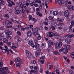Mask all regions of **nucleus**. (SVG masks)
<instances>
[{
	"label": "nucleus",
	"mask_w": 74,
	"mask_h": 74,
	"mask_svg": "<svg viewBox=\"0 0 74 74\" xmlns=\"http://www.w3.org/2000/svg\"><path fill=\"white\" fill-rule=\"evenodd\" d=\"M0 70L1 72L3 73V72H6V73H10V71H8V68L7 67H4L3 68H1L0 69Z\"/></svg>",
	"instance_id": "f257e3e1"
},
{
	"label": "nucleus",
	"mask_w": 74,
	"mask_h": 74,
	"mask_svg": "<svg viewBox=\"0 0 74 74\" xmlns=\"http://www.w3.org/2000/svg\"><path fill=\"white\" fill-rule=\"evenodd\" d=\"M26 55L27 57H28L29 58H33L34 59V57L33 56V55H31V53L29 52V51H26Z\"/></svg>",
	"instance_id": "f03ea898"
},
{
	"label": "nucleus",
	"mask_w": 74,
	"mask_h": 74,
	"mask_svg": "<svg viewBox=\"0 0 74 74\" xmlns=\"http://www.w3.org/2000/svg\"><path fill=\"white\" fill-rule=\"evenodd\" d=\"M47 43L48 44V48H50L51 47V45H55V43H54L52 42L51 40H49L47 42Z\"/></svg>",
	"instance_id": "7ed1b4c3"
},
{
	"label": "nucleus",
	"mask_w": 74,
	"mask_h": 74,
	"mask_svg": "<svg viewBox=\"0 0 74 74\" xmlns=\"http://www.w3.org/2000/svg\"><path fill=\"white\" fill-rule=\"evenodd\" d=\"M15 61L16 62H19L21 63V64H23V62H22L23 60L21 59V58H18L17 59H16L15 60Z\"/></svg>",
	"instance_id": "20e7f679"
},
{
	"label": "nucleus",
	"mask_w": 74,
	"mask_h": 74,
	"mask_svg": "<svg viewBox=\"0 0 74 74\" xmlns=\"http://www.w3.org/2000/svg\"><path fill=\"white\" fill-rule=\"evenodd\" d=\"M71 40V39L70 38H68L67 39L65 40V42H66L67 44H70Z\"/></svg>",
	"instance_id": "39448f33"
},
{
	"label": "nucleus",
	"mask_w": 74,
	"mask_h": 74,
	"mask_svg": "<svg viewBox=\"0 0 74 74\" xmlns=\"http://www.w3.org/2000/svg\"><path fill=\"white\" fill-rule=\"evenodd\" d=\"M64 16L66 18L69 16V11L66 10L64 12Z\"/></svg>",
	"instance_id": "423d86ee"
},
{
	"label": "nucleus",
	"mask_w": 74,
	"mask_h": 74,
	"mask_svg": "<svg viewBox=\"0 0 74 74\" xmlns=\"http://www.w3.org/2000/svg\"><path fill=\"white\" fill-rule=\"evenodd\" d=\"M57 1L58 4L60 5H62V4H64L63 0H57Z\"/></svg>",
	"instance_id": "0eeeda50"
},
{
	"label": "nucleus",
	"mask_w": 74,
	"mask_h": 74,
	"mask_svg": "<svg viewBox=\"0 0 74 74\" xmlns=\"http://www.w3.org/2000/svg\"><path fill=\"white\" fill-rule=\"evenodd\" d=\"M67 8L69 10H74V7L72 5H69L67 6Z\"/></svg>",
	"instance_id": "6e6552de"
},
{
	"label": "nucleus",
	"mask_w": 74,
	"mask_h": 74,
	"mask_svg": "<svg viewBox=\"0 0 74 74\" xmlns=\"http://www.w3.org/2000/svg\"><path fill=\"white\" fill-rule=\"evenodd\" d=\"M27 37H31L32 36V32L31 31H29L27 34Z\"/></svg>",
	"instance_id": "1a4fd4ad"
},
{
	"label": "nucleus",
	"mask_w": 74,
	"mask_h": 74,
	"mask_svg": "<svg viewBox=\"0 0 74 74\" xmlns=\"http://www.w3.org/2000/svg\"><path fill=\"white\" fill-rule=\"evenodd\" d=\"M36 14L37 15H38V16H39L40 17H42V14L38 11H37L36 12Z\"/></svg>",
	"instance_id": "9d476101"
},
{
	"label": "nucleus",
	"mask_w": 74,
	"mask_h": 74,
	"mask_svg": "<svg viewBox=\"0 0 74 74\" xmlns=\"http://www.w3.org/2000/svg\"><path fill=\"white\" fill-rule=\"evenodd\" d=\"M62 51L65 54H67V53L68 52V50H67L66 49H63V48Z\"/></svg>",
	"instance_id": "9b49d317"
},
{
	"label": "nucleus",
	"mask_w": 74,
	"mask_h": 74,
	"mask_svg": "<svg viewBox=\"0 0 74 74\" xmlns=\"http://www.w3.org/2000/svg\"><path fill=\"white\" fill-rule=\"evenodd\" d=\"M5 34L6 35H11L12 34V32L11 31H6Z\"/></svg>",
	"instance_id": "f8f14e48"
},
{
	"label": "nucleus",
	"mask_w": 74,
	"mask_h": 74,
	"mask_svg": "<svg viewBox=\"0 0 74 74\" xmlns=\"http://www.w3.org/2000/svg\"><path fill=\"white\" fill-rule=\"evenodd\" d=\"M53 53L56 55H59V54H60V53H59V52L56 51H54Z\"/></svg>",
	"instance_id": "ddd939ff"
},
{
	"label": "nucleus",
	"mask_w": 74,
	"mask_h": 74,
	"mask_svg": "<svg viewBox=\"0 0 74 74\" xmlns=\"http://www.w3.org/2000/svg\"><path fill=\"white\" fill-rule=\"evenodd\" d=\"M14 13L16 15H19L21 14V12L19 10L15 11Z\"/></svg>",
	"instance_id": "4468645a"
},
{
	"label": "nucleus",
	"mask_w": 74,
	"mask_h": 74,
	"mask_svg": "<svg viewBox=\"0 0 74 74\" xmlns=\"http://www.w3.org/2000/svg\"><path fill=\"white\" fill-rule=\"evenodd\" d=\"M49 2H48V1H46L45 2V5L46 6L47 8H48V4H49Z\"/></svg>",
	"instance_id": "2eb2a0df"
},
{
	"label": "nucleus",
	"mask_w": 74,
	"mask_h": 74,
	"mask_svg": "<svg viewBox=\"0 0 74 74\" xmlns=\"http://www.w3.org/2000/svg\"><path fill=\"white\" fill-rule=\"evenodd\" d=\"M62 45H63V43L62 42H60L58 44V46L59 48H61L62 47Z\"/></svg>",
	"instance_id": "dca6fc26"
},
{
	"label": "nucleus",
	"mask_w": 74,
	"mask_h": 74,
	"mask_svg": "<svg viewBox=\"0 0 74 74\" xmlns=\"http://www.w3.org/2000/svg\"><path fill=\"white\" fill-rule=\"evenodd\" d=\"M32 31L34 32H38V29L37 28L33 29Z\"/></svg>",
	"instance_id": "f3484780"
},
{
	"label": "nucleus",
	"mask_w": 74,
	"mask_h": 74,
	"mask_svg": "<svg viewBox=\"0 0 74 74\" xmlns=\"http://www.w3.org/2000/svg\"><path fill=\"white\" fill-rule=\"evenodd\" d=\"M6 37L7 38V39H8V40H10V39L11 38V36H10V35H6Z\"/></svg>",
	"instance_id": "a211bd4d"
},
{
	"label": "nucleus",
	"mask_w": 74,
	"mask_h": 74,
	"mask_svg": "<svg viewBox=\"0 0 74 74\" xmlns=\"http://www.w3.org/2000/svg\"><path fill=\"white\" fill-rule=\"evenodd\" d=\"M32 43H33V40H30L28 42V44H29V45H31V44Z\"/></svg>",
	"instance_id": "6ab92c4d"
},
{
	"label": "nucleus",
	"mask_w": 74,
	"mask_h": 74,
	"mask_svg": "<svg viewBox=\"0 0 74 74\" xmlns=\"http://www.w3.org/2000/svg\"><path fill=\"white\" fill-rule=\"evenodd\" d=\"M49 19L50 20H51V21H55V20L53 19V17L51 16H49Z\"/></svg>",
	"instance_id": "aec40b11"
},
{
	"label": "nucleus",
	"mask_w": 74,
	"mask_h": 74,
	"mask_svg": "<svg viewBox=\"0 0 74 74\" xmlns=\"http://www.w3.org/2000/svg\"><path fill=\"white\" fill-rule=\"evenodd\" d=\"M3 40L4 43H6V42H8V40L6 38H3Z\"/></svg>",
	"instance_id": "412c9836"
},
{
	"label": "nucleus",
	"mask_w": 74,
	"mask_h": 74,
	"mask_svg": "<svg viewBox=\"0 0 74 74\" xmlns=\"http://www.w3.org/2000/svg\"><path fill=\"white\" fill-rule=\"evenodd\" d=\"M5 18L6 19H8L9 18H10V16H9V15L8 14H6L5 15Z\"/></svg>",
	"instance_id": "4be33fe9"
},
{
	"label": "nucleus",
	"mask_w": 74,
	"mask_h": 74,
	"mask_svg": "<svg viewBox=\"0 0 74 74\" xmlns=\"http://www.w3.org/2000/svg\"><path fill=\"white\" fill-rule=\"evenodd\" d=\"M68 38V37L67 36V35H66L63 37L62 38L63 40H67Z\"/></svg>",
	"instance_id": "5701e85b"
},
{
	"label": "nucleus",
	"mask_w": 74,
	"mask_h": 74,
	"mask_svg": "<svg viewBox=\"0 0 74 74\" xmlns=\"http://www.w3.org/2000/svg\"><path fill=\"white\" fill-rule=\"evenodd\" d=\"M73 27H72V26H69V31L70 32H72V28Z\"/></svg>",
	"instance_id": "b1692460"
},
{
	"label": "nucleus",
	"mask_w": 74,
	"mask_h": 74,
	"mask_svg": "<svg viewBox=\"0 0 74 74\" xmlns=\"http://www.w3.org/2000/svg\"><path fill=\"white\" fill-rule=\"evenodd\" d=\"M38 32H34L33 33V34L34 36H37V35H38Z\"/></svg>",
	"instance_id": "393cba45"
},
{
	"label": "nucleus",
	"mask_w": 74,
	"mask_h": 74,
	"mask_svg": "<svg viewBox=\"0 0 74 74\" xmlns=\"http://www.w3.org/2000/svg\"><path fill=\"white\" fill-rule=\"evenodd\" d=\"M34 47L36 48H39L38 44V43L36 44L35 45Z\"/></svg>",
	"instance_id": "a878e982"
},
{
	"label": "nucleus",
	"mask_w": 74,
	"mask_h": 74,
	"mask_svg": "<svg viewBox=\"0 0 74 74\" xmlns=\"http://www.w3.org/2000/svg\"><path fill=\"white\" fill-rule=\"evenodd\" d=\"M56 38H58V39H60L61 38V36H59L57 35V36H56Z\"/></svg>",
	"instance_id": "bb28decb"
},
{
	"label": "nucleus",
	"mask_w": 74,
	"mask_h": 74,
	"mask_svg": "<svg viewBox=\"0 0 74 74\" xmlns=\"http://www.w3.org/2000/svg\"><path fill=\"white\" fill-rule=\"evenodd\" d=\"M37 40H41V37L40 36V35L38 34V37L37 38Z\"/></svg>",
	"instance_id": "cd10ccee"
},
{
	"label": "nucleus",
	"mask_w": 74,
	"mask_h": 74,
	"mask_svg": "<svg viewBox=\"0 0 74 74\" xmlns=\"http://www.w3.org/2000/svg\"><path fill=\"white\" fill-rule=\"evenodd\" d=\"M39 54H40V52L38 51L36 53H35V56H38V55H39Z\"/></svg>",
	"instance_id": "c85d7f7f"
},
{
	"label": "nucleus",
	"mask_w": 74,
	"mask_h": 74,
	"mask_svg": "<svg viewBox=\"0 0 74 74\" xmlns=\"http://www.w3.org/2000/svg\"><path fill=\"white\" fill-rule=\"evenodd\" d=\"M49 67L50 70H51L53 68V65H50L49 66Z\"/></svg>",
	"instance_id": "c756f323"
},
{
	"label": "nucleus",
	"mask_w": 74,
	"mask_h": 74,
	"mask_svg": "<svg viewBox=\"0 0 74 74\" xmlns=\"http://www.w3.org/2000/svg\"><path fill=\"white\" fill-rule=\"evenodd\" d=\"M15 10L16 11H19V7H17L15 8Z\"/></svg>",
	"instance_id": "7c9ffc66"
},
{
	"label": "nucleus",
	"mask_w": 74,
	"mask_h": 74,
	"mask_svg": "<svg viewBox=\"0 0 74 74\" xmlns=\"http://www.w3.org/2000/svg\"><path fill=\"white\" fill-rule=\"evenodd\" d=\"M74 21H72L71 22V24L70 26H71L72 27H73V26H74Z\"/></svg>",
	"instance_id": "2f4dec72"
},
{
	"label": "nucleus",
	"mask_w": 74,
	"mask_h": 74,
	"mask_svg": "<svg viewBox=\"0 0 74 74\" xmlns=\"http://www.w3.org/2000/svg\"><path fill=\"white\" fill-rule=\"evenodd\" d=\"M32 20L34 22V23H36L37 22V20L35 18H32Z\"/></svg>",
	"instance_id": "473e14b6"
},
{
	"label": "nucleus",
	"mask_w": 74,
	"mask_h": 74,
	"mask_svg": "<svg viewBox=\"0 0 74 74\" xmlns=\"http://www.w3.org/2000/svg\"><path fill=\"white\" fill-rule=\"evenodd\" d=\"M16 67H21V64L19 63H18L16 64Z\"/></svg>",
	"instance_id": "72a5a7b5"
},
{
	"label": "nucleus",
	"mask_w": 74,
	"mask_h": 74,
	"mask_svg": "<svg viewBox=\"0 0 74 74\" xmlns=\"http://www.w3.org/2000/svg\"><path fill=\"white\" fill-rule=\"evenodd\" d=\"M68 2V0H67L64 1V3H65L66 6H67V5H68L67 4Z\"/></svg>",
	"instance_id": "f704fd0d"
},
{
	"label": "nucleus",
	"mask_w": 74,
	"mask_h": 74,
	"mask_svg": "<svg viewBox=\"0 0 74 74\" xmlns=\"http://www.w3.org/2000/svg\"><path fill=\"white\" fill-rule=\"evenodd\" d=\"M66 50H70V46H67L66 47Z\"/></svg>",
	"instance_id": "c9c22d12"
},
{
	"label": "nucleus",
	"mask_w": 74,
	"mask_h": 74,
	"mask_svg": "<svg viewBox=\"0 0 74 74\" xmlns=\"http://www.w3.org/2000/svg\"><path fill=\"white\" fill-rule=\"evenodd\" d=\"M4 1L2 0L1 1V5H4Z\"/></svg>",
	"instance_id": "e433bc0d"
},
{
	"label": "nucleus",
	"mask_w": 74,
	"mask_h": 74,
	"mask_svg": "<svg viewBox=\"0 0 74 74\" xmlns=\"http://www.w3.org/2000/svg\"><path fill=\"white\" fill-rule=\"evenodd\" d=\"M17 41L18 42H21L22 41V39L20 37L17 40Z\"/></svg>",
	"instance_id": "4c0bfd02"
},
{
	"label": "nucleus",
	"mask_w": 74,
	"mask_h": 74,
	"mask_svg": "<svg viewBox=\"0 0 74 74\" xmlns=\"http://www.w3.org/2000/svg\"><path fill=\"white\" fill-rule=\"evenodd\" d=\"M51 27L52 30H55V27L54 26H52Z\"/></svg>",
	"instance_id": "58836bf2"
},
{
	"label": "nucleus",
	"mask_w": 74,
	"mask_h": 74,
	"mask_svg": "<svg viewBox=\"0 0 74 74\" xmlns=\"http://www.w3.org/2000/svg\"><path fill=\"white\" fill-rule=\"evenodd\" d=\"M54 15H57L58 14V12H54L53 14Z\"/></svg>",
	"instance_id": "ea45409f"
},
{
	"label": "nucleus",
	"mask_w": 74,
	"mask_h": 74,
	"mask_svg": "<svg viewBox=\"0 0 74 74\" xmlns=\"http://www.w3.org/2000/svg\"><path fill=\"white\" fill-rule=\"evenodd\" d=\"M17 34L18 35H19V36H21V33L20 31H18L17 32Z\"/></svg>",
	"instance_id": "a19ab883"
},
{
	"label": "nucleus",
	"mask_w": 74,
	"mask_h": 74,
	"mask_svg": "<svg viewBox=\"0 0 74 74\" xmlns=\"http://www.w3.org/2000/svg\"><path fill=\"white\" fill-rule=\"evenodd\" d=\"M20 38V37H19V36L18 35H16L14 39H16V38H18H18Z\"/></svg>",
	"instance_id": "79ce46f5"
},
{
	"label": "nucleus",
	"mask_w": 74,
	"mask_h": 74,
	"mask_svg": "<svg viewBox=\"0 0 74 74\" xmlns=\"http://www.w3.org/2000/svg\"><path fill=\"white\" fill-rule=\"evenodd\" d=\"M29 21H30L31 19L32 18V16L30 15L29 16Z\"/></svg>",
	"instance_id": "37998d69"
},
{
	"label": "nucleus",
	"mask_w": 74,
	"mask_h": 74,
	"mask_svg": "<svg viewBox=\"0 0 74 74\" xmlns=\"http://www.w3.org/2000/svg\"><path fill=\"white\" fill-rule=\"evenodd\" d=\"M24 6V5H23V4H21L20 5V7L21 8H23Z\"/></svg>",
	"instance_id": "c03bdc74"
},
{
	"label": "nucleus",
	"mask_w": 74,
	"mask_h": 74,
	"mask_svg": "<svg viewBox=\"0 0 74 74\" xmlns=\"http://www.w3.org/2000/svg\"><path fill=\"white\" fill-rule=\"evenodd\" d=\"M30 5L31 6H33L34 5V2L31 3L30 4Z\"/></svg>",
	"instance_id": "a18cd8bd"
},
{
	"label": "nucleus",
	"mask_w": 74,
	"mask_h": 74,
	"mask_svg": "<svg viewBox=\"0 0 74 74\" xmlns=\"http://www.w3.org/2000/svg\"><path fill=\"white\" fill-rule=\"evenodd\" d=\"M38 69V67H37V66H36L34 67V70H37Z\"/></svg>",
	"instance_id": "49530a36"
},
{
	"label": "nucleus",
	"mask_w": 74,
	"mask_h": 74,
	"mask_svg": "<svg viewBox=\"0 0 74 74\" xmlns=\"http://www.w3.org/2000/svg\"><path fill=\"white\" fill-rule=\"evenodd\" d=\"M0 74H7V73H6L5 72H4L0 73Z\"/></svg>",
	"instance_id": "de8ad7c7"
},
{
	"label": "nucleus",
	"mask_w": 74,
	"mask_h": 74,
	"mask_svg": "<svg viewBox=\"0 0 74 74\" xmlns=\"http://www.w3.org/2000/svg\"><path fill=\"white\" fill-rule=\"evenodd\" d=\"M30 45L31 46L32 48H34L35 45L33 43H32Z\"/></svg>",
	"instance_id": "09e8293b"
},
{
	"label": "nucleus",
	"mask_w": 74,
	"mask_h": 74,
	"mask_svg": "<svg viewBox=\"0 0 74 74\" xmlns=\"http://www.w3.org/2000/svg\"><path fill=\"white\" fill-rule=\"evenodd\" d=\"M40 59H45V56H43L40 58Z\"/></svg>",
	"instance_id": "8fccbe9b"
},
{
	"label": "nucleus",
	"mask_w": 74,
	"mask_h": 74,
	"mask_svg": "<svg viewBox=\"0 0 74 74\" xmlns=\"http://www.w3.org/2000/svg\"><path fill=\"white\" fill-rule=\"evenodd\" d=\"M34 72V70H32L31 71H30V74H33Z\"/></svg>",
	"instance_id": "3c124183"
},
{
	"label": "nucleus",
	"mask_w": 74,
	"mask_h": 74,
	"mask_svg": "<svg viewBox=\"0 0 74 74\" xmlns=\"http://www.w3.org/2000/svg\"><path fill=\"white\" fill-rule=\"evenodd\" d=\"M38 1V0H34L33 1V3H37Z\"/></svg>",
	"instance_id": "603ef678"
},
{
	"label": "nucleus",
	"mask_w": 74,
	"mask_h": 74,
	"mask_svg": "<svg viewBox=\"0 0 74 74\" xmlns=\"http://www.w3.org/2000/svg\"><path fill=\"white\" fill-rule=\"evenodd\" d=\"M71 18L72 21H74V15L72 16Z\"/></svg>",
	"instance_id": "864d4df0"
},
{
	"label": "nucleus",
	"mask_w": 74,
	"mask_h": 74,
	"mask_svg": "<svg viewBox=\"0 0 74 74\" xmlns=\"http://www.w3.org/2000/svg\"><path fill=\"white\" fill-rule=\"evenodd\" d=\"M44 60H42L40 62L41 63V64H43L44 63Z\"/></svg>",
	"instance_id": "5fc2aeb1"
},
{
	"label": "nucleus",
	"mask_w": 74,
	"mask_h": 74,
	"mask_svg": "<svg viewBox=\"0 0 74 74\" xmlns=\"http://www.w3.org/2000/svg\"><path fill=\"white\" fill-rule=\"evenodd\" d=\"M4 50H5V51H6V52H9V51H10V50H7L6 49H4Z\"/></svg>",
	"instance_id": "6e6d98bb"
},
{
	"label": "nucleus",
	"mask_w": 74,
	"mask_h": 74,
	"mask_svg": "<svg viewBox=\"0 0 74 74\" xmlns=\"http://www.w3.org/2000/svg\"><path fill=\"white\" fill-rule=\"evenodd\" d=\"M71 35H70V34H68L67 35H66L67 37H68V38H70V36H71Z\"/></svg>",
	"instance_id": "4d7b16f0"
},
{
	"label": "nucleus",
	"mask_w": 74,
	"mask_h": 74,
	"mask_svg": "<svg viewBox=\"0 0 74 74\" xmlns=\"http://www.w3.org/2000/svg\"><path fill=\"white\" fill-rule=\"evenodd\" d=\"M32 63H33V64H35L36 63V61L34 60L32 61Z\"/></svg>",
	"instance_id": "13d9d810"
},
{
	"label": "nucleus",
	"mask_w": 74,
	"mask_h": 74,
	"mask_svg": "<svg viewBox=\"0 0 74 74\" xmlns=\"http://www.w3.org/2000/svg\"><path fill=\"white\" fill-rule=\"evenodd\" d=\"M53 36H58V34L56 33H53Z\"/></svg>",
	"instance_id": "bf43d9fd"
},
{
	"label": "nucleus",
	"mask_w": 74,
	"mask_h": 74,
	"mask_svg": "<svg viewBox=\"0 0 74 74\" xmlns=\"http://www.w3.org/2000/svg\"><path fill=\"white\" fill-rule=\"evenodd\" d=\"M58 15H62V12H58Z\"/></svg>",
	"instance_id": "052dcab7"
},
{
	"label": "nucleus",
	"mask_w": 74,
	"mask_h": 74,
	"mask_svg": "<svg viewBox=\"0 0 74 74\" xmlns=\"http://www.w3.org/2000/svg\"><path fill=\"white\" fill-rule=\"evenodd\" d=\"M44 24L45 25H48V22H45Z\"/></svg>",
	"instance_id": "680f3d73"
},
{
	"label": "nucleus",
	"mask_w": 74,
	"mask_h": 74,
	"mask_svg": "<svg viewBox=\"0 0 74 74\" xmlns=\"http://www.w3.org/2000/svg\"><path fill=\"white\" fill-rule=\"evenodd\" d=\"M66 21H70V19L69 18H66Z\"/></svg>",
	"instance_id": "e2e57ef3"
},
{
	"label": "nucleus",
	"mask_w": 74,
	"mask_h": 74,
	"mask_svg": "<svg viewBox=\"0 0 74 74\" xmlns=\"http://www.w3.org/2000/svg\"><path fill=\"white\" fill-rule=\"evenodd\" d=\"M40 26L41 28H42H42L43 27V25H42V24H40Z\"/></svg>",
	"instance_id": "0e129e2a"
},
{
	"label": "nucleus",
	"mask_w": 74,
	"mask_h": 74,
	"mask_svg": "<svg viewBox=\"0 0 74 74\" xmlns=\"http://www.w3.org/2000/svg\"><path fill=\"white\" fill-rule=\"evenodd\" d=\"M64 21V19H60V22H63Z\"/></svg>",
	"instance_id": "69168bd1"
},
{
	"label": "nucleus",
	"mask_w": 74,
	"mask_h": 74,
	"mask_svg": "<svg viewBox=\"0 0 74 74\" xmlns=\"http://www.w3.org/2000/svg\"><path fill=\"white\" fill-rule=\"evenodd\" d=\"M67 29L66 28H64V32H67Z\"/></svg>",
	"instance_id": "338daca9"
},
{
	"label": "nucleus",
	"mask_w": 74,
	"mask_h": 74,
	"mask_svg": "<svg viewBox=\"0 0 74 74\" xmlns=\"http://www.w3.org/2000/svg\"><path fill=\"white\" fill-rule=\"evenodd\" d=\"M25 11L26 12H27V13H29V12H29V10H28L26 9L25 10Z\"/></svg>",
	"instance_id": "774afa93"
}]
</instances>
